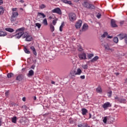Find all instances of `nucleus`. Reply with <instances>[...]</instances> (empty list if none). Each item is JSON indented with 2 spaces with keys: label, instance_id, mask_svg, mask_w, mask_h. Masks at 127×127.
<instances>
[{
  "label": "nucleus",
  "instance_id": "f257e3e1",
  "mask_svg": "<svg viewBox=\"0 0 127 127\" xmlns=\"http://www.w3.org/2000/svg\"><path fill=\"white\" fill-rule=\"evenodd\" d=\"M24 29H25V28H24V27H22L16 30V32H18L15 35V37H16L17 39H19V38L23 35L24 33Z\"/></svg>",
  "mask_w": 127,
  "mask_h": 127
},
{
  "label": "nucleus",
  "instance_id": "f03ea898",
  "mask_svg": "<svg viewBox=\"0 0 127 127\" xmlns=\"http://www.w3.org/2000/svg\"><path fill=\"white\" fill-rule=\"evenodd\" d=\"M82 5L83 7H85L86 8H88V9H95V6L88 2L87 1H84L82 3Z\"/></svg>",
  "mask_w": 127,
  "mask_h": 127
},
{
  "label": "nucleus",
  "instance_id": "7ed1b4c3",
  "mask_svg": "<svg viewBox=\"0 0 127 127\" xmlns=\"http://www.w3.org/2000/svg\"><path fill=\"white\" fill-rule=\"evenodd\" d=\"M68 18L71 22H74L77 19V17L76 16V14L74 13H69L68 14Z\"/></svg>",
  "mask_w": 127,
  "mask_h": 127
},
{
  "label": "nucleus",
  "instance_id": "20e7f679",
  "mask_svg": "<svg viewBox=\"0 0 127 127\" xmlns=\"http://www.w3.org/2000/svg\"><path fill=\"white\" fill-rule=\"evenodd\" d=\"M22 80H25V76L24 75V74H19L16 77V81H19V82H21Z\"/></svg>",
  "mask_w": 127,
  "mask_h": 127
},
{
  "label": "nucleus",
  "instance_id": "39448f33",
  "mask_svg": "<svg viewBox=\"0 0 127 127\" xmlns=\"http://www.w3.org/2000/svg\"><path fill=\"white\" fill-rule=\"evenodd\" d=\"M53 13H57L58 14L61 15L62 14V11H61V9L59 7L55 8V9L52 10Z\"/></svg>",
  "mask_w": 127,
  "mask_h": 127
},
{
  "label": "nucleus",
  "instance_id": "423d86ee",
  "mask_svg": "<svg viewBox=\"0 0 127 127\" xmlns=\"http://www.w3.org/2000/svg\"><path fill=\"white\" fill-rule=\"evenodd\" d=\"M113 118H112L111 116H106L104 118H103V122L104 124H107V121H108V122H110V123H112V120H113Z\"/></svg>",
  "mask_w": 127,
  "mask_h": 127
},
{
  "label": "nucleus",
  "instance_id": "0eeeda50",
  "mask_svg": "<svg viewBox=\"0 0 127 127\" xmlns=\"http://www.w3.org/2000/svg\"><path fill=\"white\" fill-rule=\"evenodd\" d=\"M83 23V21L81 20H78L75 23V26L76 29H79L81 28V26H82V24Z\"/></svg>",
  "mask_w": 127,
  "mask_h": 127
},
{
  "label": "nucleus",
  "instance_id": "6e6552de",
  "mask_svg": "<svg viewBox=\"0 0 127 127\" xmlns=\"http://www.w3.org/2000/svg\"><path fill=\"white\" fill-rule=\"evenodd\" d=\"M80 60H86L87 59V55L85 53H82L78 55Z\"/></svg>",
  "mask_w": 127,
  "mask_h": 127
},
{
  "label": "nucleus",
  "instance_id": "1a4fd4ad",
  "mask_svg": "<svg viewBox=\"0 0 127 127\" xmlns=\"http://www.w3.org/2000/svg\"><path fill=\"white\" fill-rule=\"evenodd\" d=\"M127 34L126 33H121L118 35L119 39L120 40H123V39H124V38H126V37L127 36Z\"/></svg>",
  "mask_w": 127,
  "mask_h": 127
},
{
  "label": "nucleus",
  "instance_id": "9d476101",
  "mask_svg": "<svg viewBox=\"0 0 127 127\" xmlns=\"http://www.w3.org/2000/svg\"><path fill=\"white\" fill-rule=\"evenodd\" d=\"M111 107H112V104H111L110 102H106L103 105V108L105 109V110H106L107 108H110Z\"/></svg>",
  "mask_w": 127,
  "mask_h": 127
},
{
  "label": "nucleus",
  "instance_id": "9b49d317",
  "mask_svg": "<svg viewBox=\"0 0 127 127\" xmlns=\"http://www.w3.org/2000/svg\"><path fill=\"white\" fill-rule=\"evenodd\" d=\"M111 25L112 27H118V25L116 24V20L112 19L111 20Z\"/></svg>",
  "mask_w": 127,
  "mask_h": 127
},
{
  "label": "nucleus",
  "instance_id": "f8f14e48",
  "mask_svg": "<svg viewBox=\"0 0 127 127\" xmlns=\"http://www.w3.org/2000/svg\"><path fill=\"white\" fill-rule=\"evenodd\" d=\"M88 28H89V26L88 24L84 23L83 25L82 30H80V31H86V30H88Z\"/></svg>",
  "mask_w": 127,
  "mask_h": 127
},
{
  "label": "nucleus",
  "instance_id": "ddd939ff",
  "mask_svg": "<svg viewBox=\"0 0 127 127\" xmlns=\"http://www.w3.org/2000/svg\"><path fill=\"white\" fill-rule=\"evenodd\" d=\"M33 75H34V71H33V70L31 69L29 71L28 73L27 74V76L28 77H32V76H33Z\"/></svg>",
  "mask_w": 127,
  "mask_h": 127
},
{
  "label": "nucleus",
  "instance_id": "4468645a",
  "mask_svg": "<svg viewBox=\"0 0 127 127\" xmlns=\"http://www.w3.org/2000/svg\"><path fill=\"white\" fill-rule=\"evenodd\" d=\"M39 16L40 17V18H41V17H43V18H45V17H46V15L42 12H38L37 17H38Z\"/></svg>",
  "mask_w": 127,
  "mask_h": 127
},
{
  "label": "nucleus",
  "instance_id": "2eb2a0df",
  "mask_svg": "<svg viewBox=\"0 0 127 127\" xmlns=\"http://www.w3.org/2000/svg\"><path fill=\"white\" fill-rule=\"evenodd\" d=\"M6 35H7L6 32L0 31V37H4V36H6Z\"/></svg>",
  "mask_w": 127,
  "mask_h": 127
},
{
  "label": "nucleus",
  "instance_id": "dca6fc26",
  "mask_svg": "<svg viewBox=\"0 0 127 127\" xmlns=\"http://www.w3.org/2000/svg\"><path fill=\"white\" fill-rule=\"evenodd\" d=\"M81 112L83 116H86V114L88 113V110L86 108H83L81 109Z\"/></svg>",
  "mask_w": 127,
  "mask_h": 127
},
{
  "label": "nucleus",
  "instance_id": "f3484780",
  "mask_svg": "<svg viewBox=\"0 0 127 127\" xmlns=\"http://www.w3.org/2000/svg\"><path fill=\"white\" fill-rule=\"evenodd\" d=\"M30 48L33 51V53L34 55H37V53H36V50H35V48L33 46H31Z\"/></svg>",
  "mask_w": 127,
  "mask_h": 127
},
{
  "label": "nucleus",
  "instance_id": "a211bd4d",
  "mask_svg": "<svg viewBox=\"0 0 127 127\" xmlns=\"http://www.w3.org/2000/svg\"><path fill=\"white\" fill-rule=\"evenodd\" d=\"M119 102L121 104H126V103H127V100L126 99L120 98V99H119Z\"/></svg>",
  "mask_w": 127,
  "mask_h": 127
},
{
  "label": "nucleus",
  "instance_id": "6ab92c4d",
  "mask_svg": "<svg viewBox=\"0 0 127 127\" xmlns=\"http://www.w3.org/2000/svg\"><path fill=\"white\" fill-rule=\"evenodd\" d=\"M33 38H32V36H31V35H29V36L26 38L25 39V41H31V40H32Z\"/></svg>",
  "mask_w": 127,
  "mask_h": 127
},
{
  "label": "nucleus",
  "instance_id": "aec40b11",
  "mask_svg": "<svg viewBox=\"0 0 127 127\" xmlns=\"http://www.w3.org/2000/svg\"><path fill=\"white\" fill-rule=\"evenodd\" d=\"M70 74L71 76H75V75H77L76 70L75 69L71 70L70 72Z\"/></svg>",
  "mask_w": 127,
  "mask_h": 127
},
{
  "label": "nucleus",
  "instance_id": "412c9836",
  "mask_svg": "<svg viewBox=\"0 0 127 127\" xmlns=\"http://www.w3.org/2000/svg\"><path fill=\"white\" fill-rule=\"evenodd\" d=\"M5 30H6V31H8V32H13V31H14V30L11 28H6Z\"/></svg>",
  "mask_w": 127,
  "mask_h": 127
},
{
  "label": "nucleus",
  "instance_id": "4be33fe9",
  "mask_svg": "<svg viewBox=\"0 0 127 127\" xmlns=\"http://www.w3.org/2000/svg\"><path fill=\"white\" fill-rule=\"evenodd\" d=\"M12 16H13L14 17H17V16H18V12H13L12 13V15H11Z\"/></svg>",
  "mask_w": 127,
  "mask_h": 127
},
{
  "label": "nucleus",
  "instance_id": "5701e85b",
  "mask_svg": "<svg viewBox=\"0 0 127 127\" xmlns=\"http://www.w3.org/2000/svg\"><path fill=\"white\" fill-rule=\"evenodd\" d=\"M96 91L97 92V93H102V87H101V86H99L96 88Z\"/></svg>",
  "mask_w": 127,
  "mask_h": 127
},
{
  "label": "nucleus",
  "instance_id": "b1692460",
  "mask_svg": "<svg viewBox=\"0 0 127 127\" xmlns=\"http://www.w3.org/2000/svg\"><path fill=\"white\" fill-rule=\"evenodd\" d=\"M62 1L64 3H67V4H72V2H71V1H68L67 0H62Z\"/></svg>",
  "mask_w": 127,
  "mask_h": 127
},
{
  "label": "nucleus",
  "instance_id": "393cba45",
  "mask_svg": "<svg viewBox=\"0 0 127 127\" xmlns=\"http://www.w3.org/2000/svg\"><path fill=\"white\" fill-rule=\"evenodd\" d=\"M24 51L26 54H30V51H29V50H28V49H27L26 47H24Z\"/></svg>",
  "mask_w": 127,
  "mask_h": 127
},
{
  "label": "nucleus",
  "instance_id": "a878e982",
  "mask_svg": "<svg viewBox=\"0 0 127 127\" xmlns=\"http://www.w3.org/2000/svg\"><path fill=\"white\" fill-rule=\"evenodd\" d=\"M4 12V8H3V7L0 6V15L3 14V13Z\"/></svg>",
  "mask_w": 127,
  "mask_h": 127
},
{
  "label": "nucleus",
  "instance_id": "bb28decb",
  "mask_svg": "<svg viewBox=\"0 0 127 127\" xmlns=\"http://www.w3.org/2000/svg\"><path fill=\"white\" fill-rule=\"evenodd\" d=\"M82 73V70L80 68H77L76 70V75H81Z\"/></svg>",
  "mask_w": 127,
  "mask_h": 127
},
{
  "label": "nucleus",
  "instance_id": "cd10ccee",
  "mask_svg": "<svg viewBox=\"0 0 127 127\" xmlns=\"http://www.w3.org/2000/svg\"><path fill=\"white\" fill-rule=\"evenodd\" d=\"M17 120V118L15 116L12 118V123L14 124H16V121Z\"/></svg>",
  "mask_w": 127,
  "mask_h": 127
},
{
  "label": "nucleus",
  "instance_id": "c85d7f7f",
  "mask_svg": "<svg viewBox=\"0 0 127 127\" xmlns=\"http://www.w3.org/2000/svg\"><path fill=\"white\" fill-rule=\"evenodd\" d=\"M28 32H26L25 33H24V34L22 35V38H26L29 36Z\"/></svg>",
  "mask_w": 127,
  "mask_h": 127
},
{
  "label": "nucleus",
  "instance_id": "c756f323",
  "mask_svg": "<svg viewBox=\"0 0 127 127\" xmlns=\"http://www.w3.org/2000/svg\"><path fill=\"white\" fill-rule=\"evenodd\" d=\"M98 59H99V57L96 56L91 60V62H95V61H97Z\"/></svg>",
  "mask_w": 127,
  "mask_h": 127
},
{
  "label": "nucleus",
  "instance_id": "7c9ffc66",
  "mask_svg": "<svg viewBox=\"0 0 127 127\" xmlns=\"http://www.w3.org/2000/svg\"><path fill=\"white\" fill-rule=\"evenodd\" d=\"M64 22H63L60 27V31H61V32H62V31H63V27H64Z\"/></svg>",
  "mask_w": 127,
  "mask_h": 127
},
{
  "label": "nucleus",
  "instance_id": "2f4dec72",
  "mask_svg": "<svg viewBox=\"0 0 127 127\" xmlns=\"http://www.w3.org/2000/svg\"><path fill=\"white\" fill-rule=\"evenodd\" d=\"M50 29L51 32H53V31L55 30V27H54V26H53V25H52V24H51L50 25Z\"/></svg>",
  "mask_w": 127,
  "mask_h": 127
},
{
  "label": "nucleus",
  "instance_id": "473e14b6",
  "mask_svg": "<svg viewBox=\"0 0 127 127\" xmlns=\"http://www.w3.org/2000/svg\"><path fill=\"white\" fill-rule=\"evenodd\" d=\"M43 23L44 25H48V23L47 22V19L45 18L43 20Z\"/></svg>",
  "mask_w": 127,
  "mask_h": 127
},
{
  "label": "nucleus",
  "instance_id": "72a5a7b5",
  "mask_svg": "<svg viewBox=\"0 0 127 127\" xmlns=\"http://www.w3.org/2000/svg\"><path fill=\"white\" fill-rule=\"evenodd\" d=\"M13 76V73H8L7 74V77L8 79H9L10 78H11V77H12Z\"/></svg>",
  "mask_w": 127,
  "mask_h": 127
},
{
  "label": "nucleus",
  "instance_id": "f704fd0d",
  "mask_svg": "<svg viewBox=\"0 0 127 127\" xmlns=\"http://www.w3.org/2000/svg\"><path fill=\"white\" fill-rule=\"evenodd\" d=\"M10 20L11 22H14V21L16 20V18L15 17H13V16H11Z\"/></svg>",
  "mask_w": 127,
  "mask_h": 127
},
{
  "label": "nucleus",
  "instance_id": "c9c22d12",
  "mask_svg": "<svg viewBox=\"0 0 127 127\" xmlns=\"http://www.w3.org/2000/svg\"><path fill=\"white\" fill-rule=\"evenodd\" d=\"M113 41L115 43H118L119 42V38H118L117 37H114L113 39Z\"/></svg>",
  "mask_w": 127,
  "mask_h": 127
},
{
  "label": "nucleus",
  "instance_id": "e433bc0d",
  "mask_svg": "<svg viewBox=\"0 0 127 127\" xmlns=\"http://www.w3.org/2000/svg\"><path fill=\"white\" fill-rule=\"evenodd\" d=\"M45 7H46V5L44 4H41V5H40V9H43V8H45Z\"/></svg>",
  "mask_w": 127,
  "mask_h": 127
},
{
  "label": "nucleus",
  "instance_id": "4c0bfd02",
  "mask_svg": "<svg viewBox=\"0 0 127 127\" xmlns=\"http://www.w3.org/2000/svg\"><path fill=\"white\" fill-rule=\"evenodd\" d=\"M108 35V32H105L103 33V35H102L101 37H102V38H105V37H106V36H107Z\"/></svg>",
  "mask_w": 127,
  "mask_h": 127
},
{
  "label": "nucleus",
  "instance_id": "58836bf2",
  "mask_svg": "<svg viewBox=\"0 0 127 127\" xmlns=\"http://www.w3.org/2000/svg\"><path fill=\"white\" fill-rule=\"evenodd\" d=\"M88 59H91L92 57H94V54H89L88 55Z\"/></svg>",
  "mask_w": 127,
  "mask_h": 127
},
{
  "label": "nucleus",
  "instance_id": "ea45409f",
  "mask_svg": "<svg viewBox=\"0 0 127 127\" xmlns=\"http://www.w3.org/2000/svg\"><path fill=\"white\" fill-rule=\"evenodd\" d=\"M107 94L109 98H111V97H112V91H109L108 92H107Z\"/></svg>",
  "mask_w": 127,
  "mask_h": 127
},
{
  "label": "nucleus",
  "instance_id": "a19ab883",
  "mask_svg": "<svg viewBox=\"0 0 127 127\" xmlns=\"http://www.w3.org/2000/svg\"><path fill=\"white\" fill-rule=\"evenodd\" d=\"M57 20H58V19H56V20H53V25H56V24L57 23Z\"/></svg>",
  "mask_w": 127,
  "mask_h": 127
},
{
  "label": "nucleus",
  "instance_id": "79ce46f5",
  "mask_svg": "<svg viewBox=\"0 0 127 127\" xmlns=\"http://www.w3.org/2000/svg\"><path fill=\"white\" fill-rule=\"evenodd\" d=\"M104 47L105 48V50H109V49H110V47H109L108 45H105Z\"/></svg>",
  "mask_w": 127,
  "mask_h": 127
},
{
  "label": "nucleus",
  "instance_id": "37998d69",
  "mask_svg": "<svg viewBox=\"0 0 127 127\" xmlns=\"http://www.w3.org/2000/svg\"><path fill=\"white\" fill-rule=\"evenodd\" d=\"M35 25L38 27V28H40V27H41V24L39 23H36Z\"/></svg>",
  "mask_w": 127,
  "mask_h": 127
},
{
  "label": "nucleus",
  "instance_id": "c03bdc74",
  "mask_svg": "<svg viewBox=\"0 0 127 127\" xmlns=\"http://www.w3.org/2000/svg\"><path fill=\"white\" fill-rule=\"evenodd\" d=\"M101 16H102V14H101L100 13H98L96 15V17H97V18H100Z\"/></svg>",
  "mask_w": 127,
  "mask_h": 127
},
{
  "label": "nucleus",
  "instance_id": "a18cd8bd",
  "mask_svg": "<svg viewBox=\"0 0 127 127\" xmlns=\"http://www.w3.org/2000/svg\"><path fill=\"white\" fill-rule=\"evenodd\" d=\"M83 69H88V65L85 64L82 65Z\"/></svg>",
  "mask_w": 127,
  "mask_h": 127
},
{
  "label": "nucleus",
  "instance_id": "49530a36",
  "mask_svg": "<svg viewBox=\"0 0 127 127\" xmlns=\"http://www.w3.org/2000/svg\"><path fill=\"white\" fill-rule=\"evenodd\" d=\"M78 127H84V124H81L77 125Z\"/></svg>",
  "mask_w": 127,
  "mask_h": 127
},
{
  "label": "nucleus",
  "instance_id": "de8ad7c7",
  "mask_svg": "<svg viewBox=\"0 0 127 127\" xmlns=\"http://www.w3.org/2000/svg\"><path fill=\"white\" fill-rule=\"evenodd\" d=\"M78 51H83V48H82V46H80L78 48Z\"/></svg>",
  "mask_w": 127,
  "mask_h": 127
},
{
  "label": "nucleus",
  "instance_id": "09e8293b",
  "mask_svg": "<svg viewBox=\"0 0 127 127\" xmlns=\"http://www.w3.org/2000/svg\"><path fill=\"white\" fill-rule=\"evenodd\" d=\"M125 42L126 44L127 45V36L125 37Z\"/></svg>",
  "mask_w": 127,
  "mask_h": 127
},
{
  "label": "nucleus",
  "instance_id": "8fccbe9b",
  "mask_svg": "<svg viewBox=\"0 0 127 127\" xmlns=\"http://www.w3.org/2000/svg\"><path fill=\"white\" fill-rule=\"evenodd\" d=\"M85 75H81L80 76V79H85Z\"/></svg>",
  "mask_w": 127,
  "mask_h": 127
},
{
  "label": "nucleus",
  "instance_id": "3c124183",
  "mask_svg": "<svg viewBox=\"0 0 127 127\" xmlns=\"http://www.w3.org/2000/svg\"><path fill=\"white\" fill-rule=\"evenodd\" d=\"M83 127H90V126H88L87 124H83Z\"/></svg>",
  "mask_w": 127,
  "mask_h": 127
},
{
  "label": "nucleus",
  "instance_id": "603ef678",
  "mask_svg": "<svg viewBox=\"0 0 127 127\" xmlns=\"http://www.w3.org/2000/svg\"><path fill=\"white\" fill-rule=\"evenodd\" d=\"M115 100H117V101H118V102H119V100H120L121 98H120L118 96H116V97H115Z\"/></svg>",
  "mask_w": 127,
  "mask_h": 127
},
{
  "label": "nucleus",
  "instance_id": "864d4df0",
  "mask_svg": "<svg viewBox=\"0 0 127 127\" xmlns=\"http://www.w3.org/2000/svg\"><path fill=\"white\" fill-rule=\"evenodd\" d=\"M17 8H12V11L14 12V11H16Z\"/></svg>",
  "mask_w": 127,
  "mask_h": 127
},
{
  "label": "nucleus",
  "instance_id": "5fc2aeb1",
  "mask_svg": "<svg viewBox=\"0 0 127 127\" xmlns=\"http://www.w3.org/2000/svg\"><path fill=\"white\" fill-rule=\"evenodd\" d=\"M5 96H6V97H7V96H8L9 92L8 91H7L5 93Z\"/></svg>",
  "mask_w": 127,
  "mask_h": 127
},
{
  "label": "nucleus",
  "instance_id": "6e6d98bb",
  "mask_svg": "<svg viewBox=\"0 0 127 127\" xmlns=\"http://www.w3.org/2000/svg\"><path fill=\"white\" fill-rule=\"evenodd\" d=\"M49 115V113H46L43 115V117H46V116H48Z\"/></svg>",
  "mask_w": 127,
  "mask_h": 127
},
{
  "label": "nucleus",
  "instance_id": "4d7b16f0",
  "mask_svg": "<svg viewBox=\"0 0 127 127\" xmlns=\"http://www.w3.org/2000/svg\"><path fill=\"white\" fill-rule=\"evenodd\" d=\"M3 3V1L2 0H0V5H1Z\"/></svg>",
  "mask_w": 127,
  "mask_h": 127
},
{
  "label": "nucleus",
  "instance_id": "13d9d810",
  "mask_svg": "<svg viewBox=\"0 0 127 127\" xmlns=\"http://www.w3.org/2000/svg\"><path fill=\"white\" fill-rule=\"evenodd\" d=\"M26 100V98H25L24 97L22 98V101L23 102H25Z\"/></svg>",
  "mask_w": 127,
  "mask_h": 127
},
{
  "label": "nucleus",
  "instance_id": "bf43d9fd",
  "mask_svg": "<svg viewBox=\"0 0 127 127\" xmlns=\"http://www.w3.org/2000/svg\"><path fill=\"white\" fill-rule=\"evenodd\" d=\"M69 123H70V124H73V122L71 119H69Z\"/></svg>",
  "mask_w": 127,
  "mask_h": 127
},
{
  "label": "nucleus",
  "instance_id": "052dcab7",
  "mask_svg": "<svg viewBox=\"0 0 127 127\" xmlns=\"http://www.w3.org/2000/svg\"><path fill=\"white\" fill-rule=\"evenodd\" d=\"M31 68V69H34V68H35V65H32Z\"/></svg>",
  "mask_w": 127,
  "mask_h": 127
},
{
  "label": "nucleus",
  "instance_id": "680f3d73",
  "mask_svg": "<svg viewBox=\"0 0 127 127\" xmlns=\"http://www.w3.org/2000/svg\"><path fill=\"white\" fill-rule=\"evenodd\" d=\"M108 50H110L111 51V52H114V49H111L110 48H109V49Z\"/></svg>",
  "mask_w": 127,
  "mask_h": 127
},
{
  "label": "nucleus",
  "instance_id": "e2e57ef3",
  "mask_svg": "<svg viewBox=\"0 0 127 127\" xmlns=\"http://www.w3.org/2000/svg\"><path fill=\"white\" fill-rule=\"evenodd\" d=\"M112 37H113V36H107V38L111 39Z\"/></svg>",
  "mask_w": 127,
  "mask_h": 127
},
{
  "label": "nucleus",
  "instance_id": "0e129e2a",
  "mask_svg": "<svg viewBox=\"0 0 127 127\" xmlns=\"http://www.w3.org/2000/svg\"><path fill=\"white\" fill-rule=\"evenodd\" d=\"M92 118V114L91 113H89V119H91Z\"/></svg>",
  "mask_w": 127,
  "mask_h": 127
},
{
  "label": "nucleus",
  "instance_id": "69168bd1",
  "mask_svg": "<svg viewBox=\"0 0 127 127\" xmlns=\"http://www.w3.org/2000/svg\"><path fill=\"white\" fill-rule=\"evenodd\" d=\"M20 2H21V3H23V2H24V1L23 0H20Z\"/></svg>",
  "mask_w": 127,
  "mask_h": 127
},
{
  "label": "nucleus",
  "instance_id": "338daca9",
  "mask_svg": "<svg viewBox=\"0 0 127 127\" xmlns=\"http://www.w3.org/2000/svg\"><path fill=\"white\" fill-rule=\"evenodd\" d=\"M36 96H34V100L36 101Z\"/></svg>",
  "mask_w": 127,
  "mask_h": 127
},
{
  "label": "nucleus",
  "instance_id": "774afa93",
  "mask_svg": "<svg viewBox=\"0 0 127 127\" xmlns=\"http://www.w3.org/2000/svg\"><path fill=\"white\" fill-rule=\"evenodd\" d=\"M51 83L52 84H55V82L53 81H52Z\"/></svg>",
  "mask_w": 127,
  "mask_h": 127
}]
</instances>
